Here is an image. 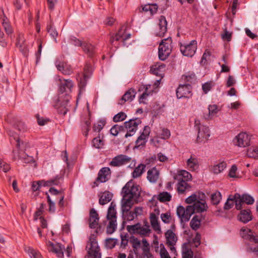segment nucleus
<instances>
[{
	"instance_id": "obj_56",
	"label": "nucleus",
	"mask_w": 258,
	"mask_h": 258,
	"mask_svg": "<svg viewBox=\"0 0 258 258\" xmlns=\"http://www.w3.org/2000/svg\"><path fill=\"white\" fill-rule=\"evenodd\" d=\"M160 256L161 258H171L168 252L163 244L160 245Z\"/></svg>"
},
{
	"instance_id": "obj_6",
	"label": "nucleus",
	"mask_w": 258,
	"mask_h": 258,
	"mask_svg": "<svg viewBox=\"0 0 258 258\" xmlns=\"http://www.w3.org/2000/svg\"><path fill=\"white\" fill-rule=\"evenodd\" d=\"M61 177L59 176H56L53 179L48 180L47 181L40 180L37 181H34L32 184V189L34 191H37L39 189L40 187L42 186H50L52 185H57L59 183V180Z\"/></svg>"
},
{
	"instance_id": "obj_52",
	"label": "nucleus",
	"mask_w": 258,
	"mask_h": 258,
	"mask_svg": "<svg viewBox=\"0 0 258 258\" xmlns=\"http://www.w3.org/2000/svg\"><path fill=\"white\" fill-rule=\"evenodd\" d=\"M122 216L123 218L124 222L125 221H133L136 217L134 214L133 212L128 211L127 212H122Z\"/></svg>"
},
{
	"instance_id": "obj_21",
	"label": "nucleus",
	"mask_w": 258,
	"mask_h": 258,
	"mask_svg": "<svg viewBox=\"0 0 258 258\" xmlns=\"http://www.w3.org/2000/svg\"><path fill=\"white\" fill-rule=\"evenodd\" d=\"M99 215L94 209H92L90 211L89 226L91 228H96L99 222Z\"/></svg>"
},
{
	"instance_id": "obj_13",
	"label": "nucleus",
	"mask_w": 258,
	"mask_h": 258,
	"mask_svg": "<svg viewBox=\"0 0 258 258\" xmlns=\"http://www.w3.org/2000/svg\"><path fill=\"white\" fill-rule=\"evenodd\" d=\"M176 96L178 99L191 97V86L189 84L179 85L176 89Z\"/></svg>"
},
{
	"instance_id": "obj_40",
	"label": "nucleus",
	"mask_w": 258,
	"mask_h": 258,
	"mask_svg": "<svg viewBox=\"0 0 258 258\" xmlns=\"http://www.w3.org/2000/svg\"><path fill=\"white\" fill-rule=\"evenodd\" d=\"M158 10V6L156 4H148L142 8V10L152 15L155 14Z\"/></svg>"
},
{
	"instance_id": "obj_14",
	"label": "nucleus",
	"mask_w": 258,
	"mask_h": 258,
	"mask_svg": "<svg viewBox=\"0 0 258 258\" xmlns=\"http://www.w3.org/2000/svg\"><path fill=\"white\" fill-rule=\"evenodd\" d=\"M47 249L49 252H52L56 254L58 257H62L63 256V249L64 248L58 243H53L50 241L46 243Z\"/></svg>"
},
{
	"instance_id": "obj_19",
	"label": "nucleus",
	"mask_w": 258,
	"mask_h": 258,
	"mask_svg": "<svg viewBox=\"0 0 258 258\" xmlns=\"http://www.w3.org/2000/svg\"><path fill=\"white\" fill-rule=\"evenodd\" d=\"M136 91L133 88L128 90L125 94L122 96L121 98L118 102L120 105H123L126 101H132L136 96Z\"/></svg>"
},
{
	"instance_id": "obj_46",
	"label": "nucleus",
	"mask_w": 258,
	"mask_h": 258,
	"mask_svg": "<svg viewBox=\"0 0 258 258\" xmlns=\"http://www.w3.org/2000/svg\"><path fill=\"white\" fill-rule=\"evenodd\" d=\"M222 199V196L221 193L216 191L214 193L211 194V202L213 205H217L220 202Z\"/></svg>"
},
{
	"instance_id": "obj_22",
	"label": "nucleus",
	"mask_w": 258,
	"mask_h": 258,
	"mask_svg": "<svg viewBox=\"0 0 258 258\" xmlns=\"http://www.w3.org/2000/svg\"><path fill=\"white\" fill-rule=\"evenodd\" d=\"M131 37V35L130 34H125L124 30H120L118 31V33L114 36L112 37L110 41L111 44H113L114 41H119L121 40L122 42L125 43V41L128 38H130Z\"/></svg>"
},
{
	"instance_id": "obj_16",
	"label": "nucleus",
	"mask_w": 258,
	"mask_h": 258,
	"mask_svg": "<svg viewBox=\"0 0 258 258\" xmlns=\"http://www.w3.org/2000/svg\"><path fill=\"white\" fill-rule=\"evenodd\" d=\"M240 235L243 239L248 240L249 242L255 241L257 238L251 229L245 227L241 228Z\"/></svg>"
},
{
	"instance_id": "obj_60",
	"label": "nucleus",
	"mask_w": 258,
	"mask_h": 258,
	"mask_svg": "<svg viewBox=\"0 0 258 258\" xmlns=\"http://www.w3.org/2000/svg\"><path fill=\"white\" fill-rule=\"evenodd\" d=\"M126 117V115L123 112H120L116 114L113 118L114 122H119L124 120Z\"/></svg>"
},
{
	"instance_id": "obj_57",
	"label": "nucleus",
	"mask_w": 258,
	"mask_h": 258,
	"mask_svg": "<svg viewBox=\"0 0 258 258\" xmlns=\"http://www.w3.org/2000/svg\"><path fill=\"white\" fill-rule=\"evenodd\" d=\"M8 45V41L4 32L0 28V47L5 48Z\"/></svg>"
},
{
	"instance_id": "obj_31",
	"label": "nucleus",
	"mask_w": 258,
	"mask_h": 258,
	"mask_svg": "<svg viewBox=\"0 0 258 258\" xmlns=\"http://www.w3.org/2000/svg\"><path fill=\"white\" fill-rule=\"evenodd\" d=\"M151 233V230L148 222H146L144 226H142L141 224L140 223V227H139L138 234L142 236H149Z\"/></svg>"
},
{
	"instance_id": "obj_17",
	"label": "nucleus",
	"mask_w": 258,
	"mask_h": 258,
	"mask_svg": "<svg viewBox=\"0 0 258 258\" xmlns=\"http://www.w3.org/2000/svg\"><path fill=\"white\" fill-rule=\"evenodd\" d=\"M167 21L165 17L161 16L159 19V23L157 26L156 35L160 37H163L167 31Z\"/></svg>"
},
{
	"instance_id": "obj_59",
	"label": "nucleus",
	"mask_w": 258,
	"mask_h": 258,
	"mask_svg": "<svg viewBox=\"0 0 258 258\" xmlns=\"http://www.w3.org/2000/svg\"><path fill=\"white\" fill-rule=\"evenodd\" d=\"M237 168L235 165H233L229 172V176L231 178H239V175L237 173Z\"/></svg>"
},
{
	"instance_id": "obj_29",
	"label": "nucleus",
	"mask_w": 258,
	"mask_h": 258,
	"mask_svg": "<svg viewBox=\"0 0 258 258\" xmlns=\"http://www.w3.org/2000/svg\"><path fill=\"white\" fill-rule=\"evenodd\" d=\"M60 81V86L59 88L60 91L62 93L67 92L68 90L71 91V88L73 87L74 85L72 81L70 80H63L59 79Z\"/></svg>"
},
{
	"instance_id": "obj_18",
	"label": "nucleus",
	"mask_w": 258,
	"mask_h": 258,
	"mask_svg": "<svg viewBox=\"0 0 258 258\" xmlns=\"http://www.w3.org/2000/svg\"><path fill=\"white\" fill-rule=\"evenodd\" d=\"M149 218L150 224L153 230L158 234H161L162 233V230L158 221V216L155 213H152L150 215Z\"/></svg>"
},
{
	"instance_id": "obj_3",
	"label": "nucleus",
	"mask_w": 258,
	"mask_h": 258,
	"mask_svg": "<svg viewBox=\"0 0 258 258\" xmlns=\"http://www.w3.org/2000/svg\"><path fill=\"white\" fill-rule=\"evenodd\" d=\"M195 126L198 130L197 142L199 143H204L207 142L210 136L209 127L201 124L200 120L196 119Z\"/></svg>"
},
{
	"instance_id": "obj_61",
	"label": "nucleus",
	"mask_w": 258,
	"mask_h": 258,
	"mask_svg": "<svg viewBox=\"0 0 258 258\" xmlns=\"http://www.w3.org/2000/svg\"><path fill=\"white\" fill-rule=\"evenodd\" d=\"M241 197L244 203L248 205H251L254 203V201L253 198L249 195L244 194L241 196Z\"/></svg>"
},
{
	"instance_id": "obj_42",
	"label": "nucleus",
	"mask_w": 258,
	"mask_h": 258,
	"mask_svg": "<svg viewBox=\"0 0 258 258\" xmlns=\"http://www.w3.org/2000/svg\"><path fill=\"white\" fill-rule=\"evenodd\" d=\"M174 178L178 180H181L182 179L186 181L191 179V175L188 172L185 170H182Z\"/></svg>"
},
{
	"instance_id": "obj_12",
	"label": "nucleus",
	"mask_w": 258,
	"mask_h": 258,
	"mask_svg": "<svg viewBox=\"0 0 258 258\" xmlns=\"http://www.w3.org/2000/svg\"><path fill=\"white\" fill-rule=\"evenodd\" d=\"M110 175L111 171L109 167L102 168L99 170L98 176L94 182L93 187L95 186H97L99 182L102 183L107 181L110 178Z\"/></svg>"
},
{
	"instance_id": "obj_35",
	"label": "nucleus",
	"mask_w": 258,
	"mask_h": 258,
	"mask_svg": "<svg viewBox=\"0 0 258 258\" xmlns=\"http://www.w3.org/2000/svg\"><path fill=\"white\" fill-rule=\"evenodd\" d=\"M115 204L113 202H111L109 207L108 208L107 219V220H114L116 219V212L115 210Z\"/></svg>"
},
{
	"instance_id": "obj_30",
	"label": "nucleus",
	"mask_w": 258,
	"mask_h": 258,
	"mask_svg": "<svg viewBox=\"0 0 258 258\" xmlns=\"http://www.w3.org/2000/svg\"><path fill=\"white\" fill-rule=\"evenodd\" d=\"M159 176V171L155 167L150 169L147 172V178L151 182L157 181Z\"/></svg>"
},
{
	"instance_id": "obj_36",
	"label": "nucleus",
	"mask_w": 258,
	"mask_h": 258,
	"mask_svg": "<svg viewBox=\"0 0 258 258\" xmlns=\"http://www.w3.org/2000/svg\"><path fill=\"white\" fill-rule=\"evenodd\" d=\"M82 48L85 53H86L89 57L93 56L95 53V47L90 43L85 42H83Z\"/></svg>"
},
{
	"instance_id": "obj_55",
	"label": "nucleus",
	"mask_w": 258,
	"mask_h": 258,
	"mask_svg": "<svg viewBox=\"0 0 258 258\" xmlns=\"http://www.w3.org/2000/svg\"><path fill=\"white\" fill-rule=\"evenodd\" d=\"M28 253L31 258H43L39 251L33 248H29Z\"/></svg>"
},
{
	"instance_id": "obj_5",
	"label": "nucleus",
	"mask_w": 258,
	"mask_h": 258,
	"mask_svg": "<svg viewBox=\"0 0 258 258\" xmlns=\"http://www.w3.org/2000/svg\"><path fill=\"white\" fill-rule=\"evenodd\" d=\"M130 241L133 244V247L134 249H138L141 248L143 253L147 255L150 251L149 243L147 240L143 238L142 242L137 238L133 236L131 237Z\"/></svg>"
},
{
	"instance_id": "obj_37",
	"label": "nucleus",
	"mask_w": 258,
	"mask_h": 258,
	"mask_svg": "<svg viewBox=\"0 0 258 258\" xmlns=\"http://www.w3.org/2000/svg\"><path fill=\"white\" fill-rule=\"evenodd\" d=\"M208 114L205 116V118L207 119H211L212 117L215 116L219 110L217 105L215 104L210 105L208 107Z\"/></svg>"
},
{
	"instance_id": "obj_11",
	"label": "nucleus",
	"mask_w": 258,
	"mask_h": 258,
	"mask_svg": "<svg viewBox=\"0 0 258 258\" xmlns=\"http://www.w3.org/2000/svg\"><path fill=\"white\" fill-rule=\"evenodd\" d=\"M141 123V121L139 118L131 119L128 121L125 122L124 126L127 130L125 137L127 138L133 136L137 131L138 125Z\"/></svg>"
},
{
	"instance_id": "obj_27",
	"label": "nucleus",
	"mask_w": 258,
	"mask_h": 258,
	"mask_svg": "<svg viewBox=\"0 0 258 258\" xmlns=\"http://www.w3.org/2000/svg\"><path fill=\"white\" fill-rule=\"evenodd\" d=\"M165 236L167 245H175L177 237L171 230H168L165 233Z\"/></svg>"
},
{
	"instance_id": "obj_34",
	"label": "nucleus",
	"mask_w": 258,
	"mask_h": 258,
	"mask_svg": "<svg viewBox=\"0 0 258 258\" xmlns=\"http://www.w3.org/2000/svg\"><path fill=\"white\" fill-rule=\"evenodd\" d=\"M143 88L145 89V92L140 97L139 102L140 103H145V100L148 96L152 95L153 92V90L151 89L150 85L144 86Z\"/></svg>"
},
{
	"instance_id": "obj_26",
	"label": "nucleus",
	"mask_w": 258,
	"mask_h": 258,
	"mask_svg": "<svg viewBox=\"0 0 258 258\" xmlns=\"http://www.w3.org/2000/svg\"><path fill=\"white\" fill-rule=\"evenodd\" d=\"M121 200V211L122 212H127L130 210L134 204V200L131 198H127L122 196Z\"/></svg>"
},
{
	"instance_id": "obj_15",
	"label": "nucleus",
	"mask_w": 258,
	"mask_h": 258,
	"mask_svg": "<svg viewBox=\"0 0 258 258\" xmlns=\"http://www.w3.org/2000/svg\"><path fill=\"white\" fill-rule=\"evenodd\" d=\"M131 158L124 155H118L112 159L109 165L113 167H119L129 163Z\"/></svg>"
},
{
	"instance_id": "obj_38",
	"label": "nucleus",
	"mask_w": 258,
	"mask_h": 258,
	"mask_svg": "<svg viewBox=\"0 0 258 258\" xmlns=\"http://www.w3.org/2000/svg\"><path fill=\"white\" fill-rule=\"evenodd\" d=\"M146 165L143 164H139L136 167L132 173V176L136 178L140 177L144 172Z\"/></svg>"
},
{
	"instance_id": "obj_32",
	"label": "nucleus",
	"mask_w": 258,
	"mask_h": 258,
	"mask_svg": "<svg viewBox=\"0 0 258 258\" xmlns=\"http://www.w3.org/2000/svg\"><path fill=\"white\" fill-rule=\"evenodd\" d=\"M238 219L243 223H247L251 220V216L249 210H243L241 211L238 216Z\"/></svg>"
},
{
	"instance_id": "obj_25",
	"label": "nucleus",
	"mask_w": 258,
	"mask_h": 258,
	"mask_svg": "<svg viewBox=\"0 0 258 258\" xmlns=\"http://www.w3.org/2000/svg\"><path fill=\"white\" fill-rule=\"evenodd\" d=\"M17 46L19 48L20 50L24 54V55H28V50L27 45L25 43V40L23 35H19L17 38Z\"/></svg>"
},
{
	"instance_id": "obj_43",
	"label": "nucleus",
	"mask_w": 258,
	"mask_h": 258,
	"mask_svg": "<svg viewBox=\"0 0 258 258\" xmlns=\"http://www.w3.org/2000/svg\"><path fill=\"white\" fill-rule=\"evenodd\" d=\"M112 195L109 192H104L99 199V204L104 205L109 202L112 199Z\"/></svg>"
},
{
	"instance_id": "obj_10",
	"label": "nucleus",
	"mask_w": 258,
	"mask_h": 258,
	"mask_svg": "<svg viewBox=\"0 0 258 258\" xmlns=\"http://www.w3.org/2000/svg\"><path fill=\"white\" fill-rule=\"evenodd\" d=\"M234 145L239 147H245L249 145L250 138L245 133H240L233 140Z\"/></svg>"
},
{
	"instance_id": "obj_49",
	"label": "nucleus",
	"mask_w": 258,
	"mask_h": 258,
	"mask_svg": "<svg viewBox=\"0 0 258 258\" xmlns=\"http://www.w3.org/2000/svg\"><path fill=\"white\" fill-rule=\"evenodd\" d=\"M179 182L177 184V191L179 193L182 194L188 187V184L185 180L182 179L181 180H179Z\"/></svg>"
},
{
	"instance_id": "obj_50",
	"label": "nucleus",
	"mask_w": 258,
	"mask_h": 258,
	"mask_svg": "<svg viewBox=\"0 0 258 258\" xmlns=\"http://www.w3.org/2000/svg\"><path fill=\"white\" fill-rule=\"evenodd\" d=\"M247 155L249 158H258V147H252L249 148L247 150Z\"/></svg>"
},
{
	"instance_id": "obj_41",
	"label": "nucleus",
	"mask_w": 258,
	"mask_h": 258,
	"mask_svg": "<svg viewBox=\"0 0 258 258\" xmlns=\"http://www.w3.org/2000/svg\"><path fill=\"white\" fill-rule=\"evenodd\" d=\"M248 251L253 252L255 255L258 256V237L255 241L249 242Z\"/></svg>"
},
{
	"instance_id": "obj_45",
	"label": "nucleus",
	"mask_w": 258,
	"mask_h": 258,
	"mask_svg": "<svg viewBox=\"0 0 258 258\" xmlns=\"http://www.w3.org/2000/svg\"><path fill=\"white\" fill-rule=\"evenodd\" d=\"M2 25L8 36L13 33L12 28L7 18H5V17L3 18Z\"/></svg>"
},
{
	"instance_id": "obj_54",
	"label": "nucleus",
	"mask_w": 258,
	"mask_h": 258,
	"mask_svg": "<svg viewBox=\"0 0 258 258\" xmlns=\"http://www.w3.org/2000/svg\"><path fill=\"white\" fill-rule=\"evenodd\" d=\"M235 202L234 201L233 196L230 195L225 204L224 209L227 210L232 208L234 205Z\"/></svg>"
},
{
	"instance_id": "obj_44",
	"label": "nucleus",
	"mask_w": 258,
	"mask_h": 258,
	"mask_svg": "<svg viewBox=\"0 0 258 258\" xmlns=\"http://www.w3.org/2000/svg\"><path fill=\"white\" fill-rule=\"evenodd\" d=\"M233 198L235 204V207L237 210H240L243 208V205L244 204L243 201L242 199L241 195L239 194L236 193Z\"/></svg>"
},
{
	"instance_id": "obj_39",
	"label": "nucleus",
	"mask_w": 258,
	"mask_h": 258,
	"mask_svg": "<svg viewBox=\"0 0 258 258\" xmlns=\"http://www.w3.org/2000/svg\"><path fill=\"white\" fill-rule=\"evenodd\" d=\"M107 220L108 221V223L106 227V232L108 234H111L113 233L117 228V221L116 219Z\"/></svg>"
},
{
	"instance_id": "obj_64",
	"label": "nucleus",
	"mask_w": 258,
	"mask_h": 258,
	"mask_svg": "<svg viewBox=\"0 0 258 258\" xmlns=\"http://www.w3.org/2000/svg\"><path fill=\"white\" fill-rule=\"evenodd\" d=\"M19 158L21 159L24 163H29L34 162V160L33 157L29 156L26 155H21L19 156Z\"/></svg>"
},
{
	"instance_id": "obj_63",
	"label": "nucleus",
	"mask_w": 258,
	"mask_h": 258,
	"mask_svg": "<svg viewBox=\"0 0 258 258\" xmlns=\"http://www.w3.org/2000/svg\"><path fill=\"white\" fill-rule=\"evenodd\" d=\"M122 126H119L117 124L114 125L112 127V128L110 129V133L114 136H116L118 135V133L122 131Z\"/></svg>"
},
{
	"instance_id": "obj_4",
	"label": "nucleus",
	"mask_w": 258,
	"mask_h": 258,
	"mask_svg": "<svg viewBox=\"0 0 258 258\" xmlns=\"http://www.w3.org/2000/svg\"><path fill=\"white\" fill-rule=\"evenodd\" d=\"M172 40L168 37L162 40L159 46V57L162 60H165L169 55L172 50Z\"/></svg>"
},
{
	"instance_id": "obj_1",
	"label": "nucleus",
	"mask_w": 258,
	"mask_h": 258,
	"mask_svg": "<svg viewBox=\"0 0 258 258\" xmlns=\"http://www.w3.org/2000/svg\"><path fill=\"white\" fill-rule=\"evenodd\" d=\"M96 237V234H92L90 236L86 246L87 253L85 258H101V249Z\"/></svg>"
},
{
	"instance_id": "obj_28",
	"label": "nucleus",
	"mask_w": 258,
	"mask_h": 258,
	"mask_svg": "<svg viewBox=\"0 0 258 258\" xmlns=\"http://www.w3.org/2000/svg\"><path fill=\"white\" fill-rule=\"evenodd\" d=\"M192 208L193 214L195 212L201 213L206 211L207 209V205L204 202L197 201L192 205H190Z\"/></svg>"
},
{
	"instance_id": "obj_53",
	"label": "nucleus",
	"mask_w": 258,
	"mask_h": 258,
	"mask_svg": "<svg viewBox=\"0 0 258 258\" xmlns=\"http://www.w3.org/2000/svg\"><path fill=\"white\" fill-rule=\"evenodd\" d=\"M139 227H140V223L135 225H127L126 226V230L131 234H138Z\"/></svg>"
},
{
	"instance_id": "obj_33",
	"label": "nucleus",
	"mask_w": 258,
	"mask_h": 258,
	"mask_svg": "<svg viewBox=\"0 0 258 258\" xmlns=\"http://www.w3.org/2000/svg\"><path fill=\"white\" fill-rule=\"evenodd\" d=\"M227 163L225 161H221L214 165L211 168L212 171L214 174H219L222 172L226 167Z\"/></svg>"
},
{
	"instance_id": "obj_20",
	"label": "nucleus",
	"mask_w": 258,
	"mask_h": 258,
	"mask_svg": "<svg viewBox=\"0 0 258 258\" xmlns=\"http://www.w3.org/2000/svg\"><path fill=\"white\" fill-rule=\"evenodd\" d=\"M165 65L161 62L155 63L151 67L150 72L154 75L162 77Z\"/></svg>"
},
{
	"instance_id": "obj_7",
	"label": "nucleus",
	"mask_w": 258,
	"mask_h": 258,
	"mask_svg": "<svg viewBox=\"0 0 258 258\" xmlns=\"http://www.w3.org/2000/svg\"><path fill=\"white\" fill-rule=\"evenodd\" d=\"M197 48L196 41L192 40L189 44H181L180 49L181 53L185 56L192 57L195 53Z\"/></svg>"
},
{
	"instance_id": "obj_51",
	"label": "nucleus",
	"mask_w": 258,
	"mask_h": 258,
	"mask_svg": "<svg viewBox=\"0 0 258 258\" xmlns=\"http://www.w3.org/2000/svg\"><path fill=\"white\" fill-rule=\"evenodd\" d=\"M47 32L49 33L50 35L54 39V41L56 42V37L58 36V32L54 26L51 24H50L47 26Z\"/></svg>"
},
{
	"instance_id": "obj_48",
	"label": "nucleus",
	"mask_w": 258,
	"mask_h": 258,
	"mask_svg": "<svg viewBox=\"0 0 258 258\" xmlns=\"http://www.w3.org/2000/svg\"><path fill=\"white\" fill-rule=\"evenodd\" d=\"M158 200L161 202H169L171 200V195L166 191L160 193L157 198Z\"/></svg>"
},
{
	"instance_id": "obj_58",
	"label": "nucleus",
	"mask_w": 258,
	"mask_h": 258,
	"mask_svg": "<svg viewBox=\"0 0 258 258\" xmlns=\"http://www.w3.org/2000/svg\"><path fill=\"white\" fill-rule=\"evenodd\" d=\"M11 169L10 165L0 158V170L7 172Z\"/></svg>"
},
{
	"instance_id": "obj_24",
	"label": "nucleus",
	"mask_w": 258,
	"mask_h": 258,
	"mask_svg": "<svg viewBox=\"0 0 258 258\" xmlns=\"http://www.w3.org/2000/svg\"><path fill=\"white\" fill-rule=\"evenodd\" d=\"M56 67L59 71H61L64 75H69L73 72L71 67L66 62L57 61Z\"/></svg>"
},
{
	"instance_id": "obj_2",
	"label": "nucleus",
	"mask_w": 258,
	"mask_h": 258,
	"mask_svg": "<svg viewBox=\"0 0 258 258\" xmlns=\"http://www.w3.org/2000/svg\"><path fill=\"white\" fill-rule=\"evenodd\" d=\"M141 188L133 180L127 182L122 189V196L137 202L140 196Z\"/></svg>"
},
{
	"instance_id": "obj_62",
	"label": "nucleus",
	"mask_w": 258,
	"mask_h": 258,
	"mask_svg": "<svg viewBox=\"0 0 258 258\" xmlns=\"http://www.w3.org/2000/svg\"><path fill=\"white\" fill-rule=\"evenodd\" d=\"M92 142L93 146L96 148H101L103 146V142L99 137L94 138Z\"/></svg>"
},
{
	"instance_id": "obj_8",
	"label": "nucleus",
	"mask_w": 258,
	"mask_h": 258,
	"mask_svg": "<svg viewBox=\"0 0 258 258\" xmlns=\"http://www.w3.org/2000/svg\"><path fill=\"white\" fill-rule=\"evenodd\" d=\"M69 100L70 97L68 95H66L64 98H62V96L59 97L55 105L59 113L63 115L67 113L69 108Z\"/></svg>"
},
{
	"instance_id": "obj_23",
	"label": "nucleus",
	"mask_w": 258,
	"mask_h": 258,
	"mask_svg": "<svg viewBox=\"0 0 258 258\" xmlns=\"http://www.w3.org/2000/svg\"><path fill=\"white\" fill-rule=\"evenodd\" d=\"M187 168L190 170L194 171L198 169L199 166V159L195 155H191L186 161Z\"/></svg>"
},
{
	"instance_id": "obj_47",
	"label": "nucleus",
	"mask_w": 258,
	"mask_h": 258,
	"mask_svg": "<svg viewBox=\"0 0 258 258\" xmlns=\"http://www.w3.org/2000/svg\"><path fill=\"white\" fill-rule=\"evenodd\" d=\"M201 222L200 219L197 216H195L190 222V226L193 230H197L200 227Z\"/></svg>"
},
{
	"instance_id": "obj_9",
	"label": "nucleus",
	"mask_w": 258,
	"mask_h": 258,
	"mask_svg": "<svg viewBox=\"0 0 258 258\" xmlns=\"http://www.w3.org/2000/svg\"><path fill=\"white\" fill-rule=\"evenodd\" d=\"M176 212L182 222L188 221L193 214L192 208L189 206H187L186 209L182 206H178Z\"/></svg>"
}]
</instances>
